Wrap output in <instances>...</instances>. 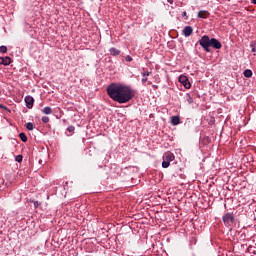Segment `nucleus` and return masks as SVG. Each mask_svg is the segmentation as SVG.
<instances>
[{"mask_svg": "<svg viewBox=\"0 0 256 256\" xmlns=\"http://www.w3.org/2000/svg\"><path fill=\"white\" fill-rule=\"evenodd\" d=\"M15 161H16L17 163H21V161H23V155H17V156L15 157Z\"/></svg>", "mask_w": 256, "mask_h": 256, "instance_id": "6ab92c4d", "label": "nucleus"}, {"mask_svg": "<svg viewBox=\"0 0 256 256\" xmlns=\"http://www.w3.org/2000/svg\"><path fill=\"white\" fill-rule=\"evenodd\" d=\"M24 101L26 103L27 109H33V104L35 103V99H33V96H26Z\"/></svg>", "mask_w": 256, "mask_h": 256, "instance_id": "423d86ee", "label": "nucleus"}, {"mask_svg": "<svg viewBox=\"0 0 256 256\" xmlns=\"http://www.w3.org/2000/svg\"><path fill=\"white\" fill-rule=\"evenodd\" d=\"M198 43L206 53H211V48H209L211 47V38H209V36H202Z\"/></svg>", "mask_w": 256, "mask_h": 256, "instance_id": "f03ea898", "label": "nucleus"}, {"mask_svg": "<svg viewBox=\"0 0 256 256\" xmlns=\"http://www.w3.org/2000/svg\"><path fill=\"white\" fill-rule=\"evenodd\" d=\"M125 61H127L128 63H131V61H133V57H131V55H127L125 57Z\"/></svg>", "mask_w": 256, "mask_h": 256, "instance_id": "b1692460", "label": "nucleus"}, {"mask_svg": "<svg viewBox=\"0 0 256 256\" xmlns=\"http://www.w3.org/2000/svg\"><path fill=\"white\" fill-rule=\"evenodd\" d=\"M222 221L225 227H232L235 225V214L233 212H227L222 216Z\"/></svg>", "mask_w": 256, "mask_h": 256, "instance_id": "7ed1b4c3", "label": "nucleus"}, {"mask_svg": "<svg viewBox=\"0 0 256 256\" xmlns=\"http://www.w3.org/2000/svg\"><path fill=\"white\" fill-rule=\"evenodd\" d=\"M210 47H213V49H221V47H223V44H221V42L216 38H211Z\"/></svg>", "mask_w": 256, "mask_h": 256, "instance_id": "39448f33", "label": "nucleus"}, {"mask_svg": "<svg viewBox=\"0 0 256 256\" xmlns=\"http://www.w3.org/2000/svg\"><path fill=\"white\" fill-rule=\"evenodd\" d=\"M142 77H149V75H151L150 71H144L141 73Z\"/></svg>", "mask_w": 256, "mask_h": 256, "instance_id": "412c9836", "label": "nucleus"}, {"mask_svg": "<svg viewBox=\"0 0 256 256\" xmlns=\"http://www.w3.org/2000/svg\"><path fill=\"white\" fill-rule=\"evenodd\" d=\"M107 95L110 97V99H112V101L123 105L125 103H129V101L135 97V92L128 85L111 83L107 87Z\"/></svg>", "mask_w": 256, "mask_h": 256, "instance_id": "f257e3e1", "label": "nucleus"}, {"mask_svg": "<svg viewBox=\"0 0 256 256\" xmlns=\"http://www.w3.org/2000/svg\"><path fill=\"white\" fill-rule=\"evenodd\" d=\"M26 129H28V131H33V129H35V124H33V122H28L26 124Z\"/></svg>", "mask_w": 256, "mask_h": 256, "instance_id": "f3484780", "label": "nucleus"}, {"mask_svg": "<svg viewBox=\"0 0 256 256\" xmlns=\"http://www.w3.org/2000/svg\"><path fill=\"white\" fill-rule=\"evenodd\" d=\"M171 165V162H168L167 160L162 161V167L163 169H167Z\"/></svg>", "mask_w": 256, "mask_h": 256, "instance_id": "a211bd4d", "label": "nucleus"}, {"mask_svg": "<svg viewBox=\"0 0 256 256\" xmlns=\"http://www.w3.org/2000/svg\"><path fill=\"white\" fill-rule=\"evenodd\" d=\"M148 85H152V82H151V81H148Z\"/></svg>", "mask_w": 256, "mask_h": 256, "instance_id": "2f4dec72", "label": "nucleus"}, {"mask_svg": "<svg viewBox=\"0 0 256 256\" xmlns=\"http://www.w3.org/2000/svg\"><path fill=\"white\" fill-rule=\"evenodd\" d=\"M182 17H184V19H189V17L187 16V12L186 11H184L183 13H182Z\"/></svg>", "mask_w": 256, "mask_h": 256, "instance_id": "cd10ccee", "label": "nucleus"}, {"mask_svg": "<svg viewBox=\"0 0 256 256\" xmlns=\"http://www.w3.org/2000/svg\"><path fill=\"white\" fill-rule=\"evenodd\" d=\"M171 123L174 126L179 125L181 123V117H179V116H172L171 117Z\"/></svg>", "mask_w": 256, "mask_h": 256, "instance_id": "ddd939ff", "label": "nucleus"}, {"mask_svg": "<svg viewBox=\"0 0 256 256\" xmlns=\"http://www.w3.org/2000/svg\"><path fill=\"white\" fill-rule=\"evenodd\" d=\"M153 88H154V89H157V86H156V85H153Z\"/></svg>", "mask_w": 256, "mask_h": 256, "instance_id": "473e14b6", "label": "nucleus"}, {"mask_svg": "<svg viewBox=\"0 0 256 256\" xmlns=\"http://www.w3.org/2000/svg\"><path fill=\"white\" fill-rule=\"evenodd\" d=\"M167 1L170 3V5H173L174 0H167Z\"/></svg>", "mask_w": 256, "mask_h": 256, "instance_id": "c85d7f7f", "label": "nucleus"}, {"mask_svg": "<svg viewBox=\"0 0 256 256\" xmlns=\"http://www.w3.org/2000/svg\"><path fill=\"white\" fill-rule=\"evenodd\" d=\"M243 75H244V77L249 79L250 77H253V72L250 69H246V70H244Z\"/></svg>", "mask_w": 256, "mask_h": 256, "instance_id": "2eb2a0df", "label": "nucleus"}, {"mask_svg": "<svg viewBox=\"0 0 256 256\" xmlns=\"http://www.w3.org/2000/svg\"><path fill=\"white\" fill-rule=\"evenodd\" d=\"M182 33L184 37H191V35H193V27L191 26L184 27Z\"/></svg>", "mask_w": 256, "mask_h": 256, "instance_id": "6e6552de", "label": "nucleus"}, {"mask_svg": "<svg viewBox=\"0 0 256 256\" xmlns=\"http://www.w3.org/2000/svg\"><path fill=\"white\" fill-rule=\"evenodd\" d=\"M0 53H7V46H0Z\"/></svg>", "mask_w": 256, "mask_h": 256, "instance_id": "aec40b11", "label": "nucleus"}, {"mask_svg": "<svg viewBox=\"0 0 256 256\" xmlns=\"http://www.w3.org/2000/svg\"><path fill=\"white\" fill-rule=\"evenodd\" d=\"M42 113H44V115H51V113H53V109L49 106H46L43 108Z\"/></svg>", "mask_w": 256, "mask_h": 256, "instance_id": "4468645a", "label": "nucleus"}, {"mask_svg": "<svg viewBox=\"0 0 256 256\" xmlns=\"http://www.w3.org/2000/svg\"><path fill=\"white\" fill-rule=\"evenodd\" d=\"M195 95H196L197 97H201V96H199V95L197 94V92H193L192 95H191V93H187V94L185 95V99H186V101H187V103H188L189 105L193 104V97H195Z\"/></svg>", "mask_w": 256, "mask_h": 256, "instance_id": "0eeeda50", "label": "nucleus"}, {"mask_svg": "<svg viewBox=\"0 0 256 256\" xmlns=\"http://www.w3.org/2000/svg\"><path fill=\"white\" fill-rule=\"evenodd\" d=\"M19 138L21 139V141H22L23 143H27V134H25L24 132H21V133L19 134Z\"/></svg>", "mask_w": 256, "mask_h": 256, "instance_id": "dca6fc26", "label": "nucleus"}, {"mask_svg": "<svg viewBox=\"0 0 256 256\" xmlns=\"http://www.w3.org/2000/svg\"><path fill=\"white\" fill-rule=\"evenodd\" d=\"M67 131H69V133H74L75 132V126H69L67 128Z\"/></svg>", "mask_w": 256, "mask_h": 256, "instance_id": "393cba45", "label": "nucleus"}, {"mask_svg": "<svg viewBox=\"0 0 256 256\" xmlns=\"http://www.w3.org/2000/svg\"><path fill=\"white\" fill-rule=\"evenodd\" d=\"M109 53H110V55H112V57H117V55H121V50H119L115 47H112L109 49Z\"/></svg>", "mask_w": 256, "mask_h": 256, "instance_id": "9b49d317", "label": "nucleus"}, {"mask_svg": "<svg viewBox=\"0 0 256 256\" xmlns=\"http://www.w3.org/2000/svg\"><path fill=\"white\" fill-rule=\"evenodd\" d=\"M255 51H256L255 48H252V53H255Z\"/></svg>", "mask_w": 256, "mask_h": 256, "instance_id": "7c9ffc66", "label": "nucleus"}, {"mask_svg": "<svg viewBox=\"0 0 256 256\" xmlns=\"http://www.w3.org/2000/svg\"><path fill=\"white\" fill-rule=\"evenodd\" d=\"M148 76H142V79H141V83H142V85H145V83H147V81H148V78H147Z\"/></svg>", "mask_w": 256, "mask_h": 256, "instance_id": "4be33fe9", "label": "nucleus"}, {"mask_svg": "<svg viewBox=\"0 0 256 256\" xmlns=\"http://www.w3.org/2000/svg\"><path fill=\"white\" fill-rule=\"evenodd\" d=\"M252 3H253L254 5H256V0H252Z\"/></svg>", "mask_w": 256, "mask_h": 256, "instance_id": "c756f323", "label": "nucleus"}, {"mask_svg": "<svg viewBox=\"0 0 256 256\" xmlns=\"http://www.w3.org/2000/svg\"><path fill=\"white\" fill-rule=\"evenodd\" d=\"M34 208L37 209L41 203L39 201H34Z\"/></svg>", "mask_w": 256, "mask_h": 256, "instance_id": "bb28decb", "label": "nucleus"}, {"mask_svg": "<svg viewBox=\"0 0 256 256\" xmlns=\"http://www.w3.org/2000/svg\"><path fill=\"white\" fill-rule=\"evenodd\" d=\"M0 65H11V58L9 56L0 57Z\"/></svg>", "mask_w": 256, "mask_h": 256, "instance_id": "9d476101", "label": "nucleus"}, {"mask_svg": "<svg viewBox=\"0 0 256 256\" xmlns=\"http://www.w3.org/2000/svg\"><path fill=\"white\" fill-rule=\"evenodd\" d=\"M163 160L171 163V161L175 160V155L171 152H167L163 155Z\"/></svg>", "mask_w": 256, "mask_h": 256, "instance_id": "1a4fd4ad", "label": "nucleus"}, {"mask_svg": "<svg viewBox=\"0 0 256 256\" xmlns=\"http://www.w3.org/2000/svg\"><path fill=\"white\" fill-rule=\"evenodd\" d=\"M210 13L209 11H206V10H201L198 12V17L200 19H207V17H209Z\"/></svg>", "mask_w": 256, "mask_h": 256, "instance_id": "f8f14e48", "label": "nucleus"}, {"mask_svg": "<svg viewBox=\"0 0 256 256\" xmlns=\"http://www.w3.org/2000/svg\"><path fill=\"white\" fill-rule=\"evenodd\" d=\"M0 109H4V111H7L8 113H11V110H9V108H7L5 105L0 104Z\"/></svg>", "mask_w": 256, "mask_h": 256, "instance_id": "5701e85b", "label": "nucleus"}, {"mask_svg": "<svg viewBox=\"0 0 256 256\" xmlns=\"http://www.w3.org/2000/svg\"><path fill=\"white\" fill-rule=\"evenodd\" d=\"M192 256H197V255H195V253H192Z\"/></svg>", "mask_w": 256, "mask_h": 256, "instance_id": "72a5a7b5", "label": "nucleus"}, {"mask_svg": "<svg viewBox=\"0 0 256 256\" xmlns=\"http://www.w3.org/2000/svg\"><path fill=\"white\" fill-rule=\"evenodd\" d=\"M178 81L183 85V87H185V89H191V82H189V78H187V76H179Z\"/></svg>", "mask_w": 256, "mask_h": 256, "instance_id": "20e7f679", "label": "nucleus"}, {"mask_svg": "<svg viewBox=\"0 0 256 256\" xmlns=\"http://www.w3.org/2000/svg\"><path fill=\"white\" fill-rule=\"evenodd\" d=\"M42 123H49V117L48 116H43L42 117Z\"/></svg>", "mask_w": 256, "mask_h": 256, "instance_id": "a878e982", "label": "nucleus"}]
</instances>
